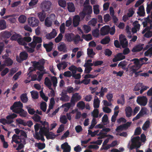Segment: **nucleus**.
I'll return each mask as SVG.
<instances>
[{
    "label": "nucleus",
    "mask_w": 152,
    "mask_h": 152,
    "mask_svg": "<svg viewBox=\"0 0 152 152\" xmlns=\"http://www.w3.org/2000/svg\"><path fill=\"white\" fill-rule=\"evenodd\" d=\"M140 140L142 142H144L146 140V137L144 134L141 135L140 138V137L137 136L133 137L131 139L132 144L130 147V150L135 148L136 150L139 148L141 145V143Z\"/></svg>",
    "instance_id": "nucleus-1"
},
{
    "label": "nucleus",
    "mask_w": 152,
    "mask_h": 152,
    "mask_svg": "<svg viewBox=\"0 0 152 152\" xmlns=\"http://www.w3.org/2000/svg\"><path fill=\"white\" fill-rule=\"evenodd\" d=\"M28 24L32 27H36L38 26L39 22V20L34 17H31L28 19Z\"/></svg>",
    "instance_id": "nucleus-2"
},
{
    "label": "nucleus",
    "mask_w": 152,
    "mask_h": 152,
    "mask_svg": "<svg viewBox=\"0 0 152 152\" xmlns=\"http://www.w3.org/2000/svg\"><path fill=\"white\" fill-rule=\"evenodd\" d=\"M52 5L50 1H45L42 2L41 5V9L44 11H48L50 10Z\"/></svg>",
    "instance_id": "nucleus-3"
},
{
    "label": "nucleus",
    "mask_w": 152,
    "mask_h": 152,
    "mask_svg": "<svg viewBox=\"0 0 152 152\" xmlns=\"http://www.w3.org/2000/svg\"><path fill=\"white\" fill-rule=\"evenodd\" d=\"M132 61H134V65L130 67V68H137L138 69H139L143 64L148 63H141L140 58L138 59V58H134L132 59Z\"/></svg>",
    "instance_id": "nucleus-4"
},
{
    "label": "nucleus",
    "mask_w": 152,
    "mask_h": 152,
    "mask_svg": "<svg viewBox=\"0 0 152 152\" xmlns=\"http://www.w3.org/2000/svg\"><path fill=\"white\" fill-rule=\"evenodd\" d=\"M137 102L141 106H145L148 102L147 98L145 96H138L137 98Z\"/></svg>",
    "instance_id": "nucleus-5"
},
{
    "label": "nucleus",
    "mask_w": 152,
    "mask_h": 152,
    "mask_svg": "<svg viewBox=\"0 0 152 152\" xmlns=\"http://www.w3.org/2000/svg\"><path fill=\"white\" fill-rule=\"evenodd\" d=\"M131 124V122H127L125 124L120 125L117 127L115 130L118 132L126 130L130 126Z\"/></svg>",
    "instance_id": "nucleus-6"
},
{
    "label": "nucleus",
    "mask_w": 152,
    "mask_h": 152,
    "mask_svg": "<svg viewBox=\"0 0 152 152\" xmlns=\"http://www.w3.org/2000/svg\"><path fill=\"white\" fill-rule=\"evenodd\" d=\"M12 141L17 144H19L22 142L25 144L26 142L25 139L23 138L22 139L20 137V136L15 134H14L12 136Z\"/></svg>",
    "instance_id": "nucleus-7"
},
{
    "label": "nucleus",
    "mask_w": 152,
    "mask_h": 152,
    "mask_svg": "<svg viewBox=\"0 0 152 152\" xmlns=\"http://www.w3.org/2000/svg\"><path fill=\"white\" fill-rule=\"evenodd\" d=\"M55 15L54 14H51L49 17H47L45 20V25L47 27H50L52 25V21L53 19L51 17H53L55 18Z\"/></svg>",
    "instance_id": "nucleus-8"
},
{
    "label": "nucleus",
    "mask_w": 152,
    "mask_h": 152,
    "mask_svg": "<svg viewBox=\"0 0 152 152\" xmlns=\"http://www.w3.org/2000/svg\"><path fill=\"white\" fill-rule=\"evenodd\" d=\"M28 57V53L25 51L22 52L20 54L19 58H17L18 62L20 63L22 61L27 59Z\"/></svg>",
    "instance_id": "nucleus-9"
},
{
    "label": "nucleus",
    "mask_w": 152,
    "mask_h": 152,
    "mask_svg": "<svg viewBox=\"0 0 152 152\" xmlns=\"http://www.w3.org/2000/svg\"><path fill=\"white\" fill-rule=\"evenodd\" d=\"M13 112L19 114L20 117H26L28 114L26 111H25L21 108H18V109L15 110L13 111Z\"/></svg>",
    "instance_id": "nucleus-10"
},
{
    "label": "nucleus",
    "mask_w": 152,
    "mask_h": 152,
    "mask_svg": "<svg viewBox=\"0 0 152 152\" xmlns=\"http://www.w3.org/2000/svg\"><path fill=\"white\" fill-rule=\"evenodd\" d=\"M110 30V28L109 26L106 25L102 27L100 29V34L104 36L108 34Z\"/></svg>",
    "instance_id": "nucleus-11"
},
{
    "label": "nucleus",
    "mask_w": 152,
    "mask_h": 152,
    "mask_svg": "<svg viewBox=\"0 0 152 152\" xmlns=\"http://www.w3.org/2000/svg\"><path fill=\"white\" fill-rule=\"evenodd\" d=\"M23 107V104L20 101H18L15 102L13 105L10 107V109L13 112L14 110L18 109V108H22Z\"/></svg>",
    "instance_id": "nucleus-12"
},
{
    "label": "nucleus",
    "mask_w": 152,
    "mask_h": 152,
    "mask_svg": "<svg viewBox=\"0 0 152 152\" xmlns=\"http://www.w3.org/2000/svg\"><path fill=\"white\" fill-rule=\"evenodd\" d=\"M66 91H63L61 94L60 95L61 97L60 98V100L64 102H67L69 100V97L67 95Z\"/></svg>",
    "instance_id": "nucleus-13"
},
{
    "label": "nucleus",
    "mask_w": 152,
    "mask_h": 152,
    "mask_svg": "<svg viewBox=\"0 0 152 152\" xmlns=\"http://www.w3.org/2000/svg\"><path fill=\"white\" fill-rule=\"evenodd\" d=\"M119 39L120 45H121L122 47L123 48H126L128 45V42L126 39L125 37H121L120 36Z\"/></svg>",
    "instance_id": "nucleus-14"
},
{
    "label": "nucleus",
    "mask_w": 152,
    "mask_h": 152,
    "mask_svg": "<svg viewBox=\"0 0 152 152\" xmlns=\"http://www.w3.org/2000/svg\"><path fill=\"white\" fill-rule=\"evenodd\" d=\"M40 123L43 126L40 129V132L44 131L46 130L48 131L50 130L49 124L48 122L45 121L43 122L42 121H41Z\"/></svg>",
    "instance_id": "nucleus-15"
},
{
    "label": "nucleus",
    "mask_w": 152,
    "mask_h": 152,
    "mask_svg": "<svg viewBox=\"0 0 152 152\" xmlns=\"http://www.w3.org/2000/svg\"><path fill=\"white\" fill-rule=\"evenodd\" d=\"M61 148L63 150L64 152H69L71 150L70 146L68 145V142H66L61 145Z\"/></svg>",
    "instance_id": "nucleus-16"
},
{
    "label": "nucleus",
    "mask_w": 152,
    "mask_h": 152,
    "mask_svg": "<svg viewBox=\"0 0 152 152\" xmlns=\"http://www.w3.org/2000/svg\"><path fill=\"white\" fill-rule=\"evenodd\" d=\"M143 44H139L134 46L132 51L133 52H137L142 50L143 48Z\"/></svg>",
    "instance_id": "nucleus-17"
},
{
    "label": "nucleus",
    "mask_w": 152,
    "mask_h": 152,
    "mask_svg": "<svg viewBox=\"0 0 152 152\" xmlns=\"http://www.w3.org/2000/svg\"><path fill=\"white\" fill-rule=\"evenodd\" d=\"M83 10L87 15H90L92 12V7L90 5L84 6Z\"/></svg>",
    "instance_id": "nucleus-18"
},
{
    "label": "nucleus",
    "mask_w": 152,
    "mask_h": 152,
    "mask_svg": "<svg viewBox=\"0 0 152 152\" xmlns=\"http://www.w3.org/2000/svg\"><path fill=\"white\" fill-rule=\"evenodd\" d=\"M49 131H48L47 130L45 131V135L46 136L47 139H53L56 136L53 132H50Z\"/></svg>",
    "instance_id": "nucleus-19"
},
{
    "label": "nucleus",
    "mask_w": 152,
    "mask_h": 152,
    "mask_svg": "<svg viewBox=\"0 0 152 152\" xmlns=\"http://www.w3.org/2000/svg\"><path fill=\"white\" fill-rule=\"evenodd\" d=\"M53 44L51 42H49L48 44H44L43 46L45 48L47 52L51 51L53 48Z\"/></svg>",
    "instance_id": "nucleus-20"
},
{
    "label": "nucleus",
    "mask_w": 152,
    "mask_h": 152,
    "mask_svg": "<svg viewBox=\"0 0 152 152\" xmlns=\"http://www.w3.org/2000/svg\"><path fill=\"white\" fill-rule=\"evenodd\" d=\"M57 35V32L55 30L53 29L50 33L46 35L47 39H49L54 38Z\"/></svg>",
    "instance_id": "nucleus-21"
},
{
    "label": "nucleus",
    "mask_w": 152,
    "mask_h": 152,
    "mask_svg": "<svg viewBox=\"0 0 152 152\" xmlns=\"http://www.w3.org/2000/svg\"><path fill=\"white\" fill-rule=\"evenodd\" d=\"M80 18L79 15H75L73 18V23L74 27L77 26L79 24Z\"/></svg>",
    "instance_id": "nucleus-22"
},
{
    "label": "nucleus",
    "mask_w": 152,
    "mask_h": 152,
    "mask_svg": "<svg viewBox=\"0 0 152 152\" xmlns=\"http://www.w3.org/2000/svg\"><path fill=\"white\" fill-rule=\"evenodd\" d=\"M39 134H38V135H35L34 137L36 139L38 140H41L42 141H45V139L43 136V134L45 135L44 131L40 132L39 130Z\"/></svg>",
    "instance_id": "nucleus-23"
},
{
    "label": "nucleus",
    "mask_w": 152,
    "mask_h": 152,
    "mask_svg": "<svg viewBox=\"0 0 152 152\" xmlns=\"http://www.w3.org/2000/svg\"><path fill=\"white\" fill-rule=\"evenodd\" d=\"M138 11L137 13L140 16H145V11L143 5L140 6L139 8Z\"/></svg>",
    "instance_id": "nucleus-24"
},
{
    "label": "nucleus",
    "mask_w": 152,
    "mask_h": 152,
    "mask_svg": "<svg viewBox=\"0 0 152 152\" xmlns=\"http://www.w3.org/2000/svg\"><path fill=\"white\" fill-rule=\"evenodd\" d=\"M58 49L59 51H63L64 53L67 52L66 44L63 43H60V45L58 46Z\"/></svg>",
    "instance_id": "nucleus-25"
},
{
    "label": "nucleus",
    "mask_w": 152,
    "mask_h": 152,
    "mask_svg": "<svg viewBox=\"0 0 152 152\" xmlns=\"http://www.w3.org/2000/svg\"><path fill=\"white\" fill-rule=\"evenodd\" d=\"M37 15L40 20L41 22L44 21L46 17V13L44 11L42 10V12L38 13Z\"/></svg>",
    "instance_id": "nucleus-26"
},
{
    "label": "nucleus",
    "mask_w": 152,
    "mask_h": 152,
    "mask_svg": "<svg viewBox=\"0 0 152 152\" xmlns=\"http://www.w3.org/2000/svg\"><path fill=\"white\" fill-rule=\"evenodd\" d=\"M125 111L126 116L127 117H129L131 116L133 111L132 108L128 106L126 107L125 109Z\"/></svg>",
    "instance_id": "nucleus-27"
},
{
    "label": "nucleus",
    "mask_w": 152,
    "mask_h": 152,
    "mask_svg": "<svg viewBox=\"0 0 152 152\" xmlns=\"http://www.w3.org/2000/svg\"><path fill=\"white\" fill-rule=\"evenodd\" d=\"M67 9L69 12H73L75 11V7L74 4L72 2L67 3Z\"/></svg>",
    "instance_id": "nucleus-28"
},
{
    "label": "nucleus",
    "mask_w": 152,
    "mask_h": 152,
    "mask_svg": "<svg viewBox=\"0 0 152 152\" xmlns=\"http://www.w3.org/2000/svg\"><path fill=\"white\" fill-rule=\"evenodd\" d=\"M45 85L48 87L49 89H52L51 86L52 84L50 79L48 77H46L45 81Z\"/></svg>",
    "instance_id": "nucleus-29"
},
{
    "label": "nucleus",
    "mask_w": 152,
    "mask_h": 152,
    "mask_svg": "<svg viewBox=\"0 0 152 152\" xmlns=\"http://www.w3.org/2000/svg\"><path fill=\"white\" fill-rule=\"evenodd\" d=\"M31 63L33 64V66L36 69L38 66L40 64H43L45 63V62L44 61L40 60L38 62L36 61H31Z\"/></svg>",
    "instance_id": "nucleus-30"
},
{
    "label": "nucleus",
    "mask_w": 152,
    "mask_h": 152,
    "mask_svg": "<svg viewBox=\"0 0 152 152\" xmlns=\"http://www.w3.org/2000/svg\"><path fill=\"white\" fill-rule=\"evenodd\" d=\"M4 64L5 66H11L13 63V61L10 58H8L4 61Z\"/></svg>",
    "instance_id": "nucleus-31"
},
{
    "label": "nucleus",
    "mask_w": 152,
    "mask_h": 152,
    "mask_svg": "<svg viewBox=\"0 0 152 152\" xmlns=\"http://www.w3.org/2000/svg\"><path fill=\"white\" fill-rule=\"evenodd\" d=\"M150 122L149 120L146 121L142 127V129L144 131H146L149 128L150 126Z\"/></svg>",
    "instance_id": "nucleus-32"
},
{
    "label": "nucleus",
    "mask_w": 152,
    "mask_h": 152,
    "mask_svg": "<svg viewBox=\"0 0 152 152\" xmlns=\"http://www.w3.org/2000/svg\"><path fill=\"white\" fill-rule=\"evenodd\" d=\"M20 98L21 100L23 103H26L28 101V99L26 93L22 94L20 96Z\"/></svg>",
    "instance_id": "nucleus-33"
},
{
    "label": "nucleus",
    "mask_w": 152,
    "mask_h": 152,
    "mask_svg": "<svg viewBox=\"0 0 152 152\" xmlns=\"http://www.w3.org/2000/svg\"><path fill=\"white\" fill-rule=\"evenodd\" d=\"M97 97L96 99H94V107L95 108H97L99 107L100 101L98 98L95 96V98Z\"/></svg>",
    "instance_id": "nucleus-34"
},
{
    "label": "nucleus",
    "mask_w": 152,
    "mask_h": 152,
    "mask_svg": "<svg viewBox=\"0 0 152 152\" xmlns=\"http://www.w3.org/2000/svg\"><path fill=\"white\" fill-rule=\"evenodd\" d=\"M72 35H74L72 33H67L65 34V37L67 41L70 42L73 41V37Z\"/></svg>",
    "instance_id": "nucleus-35"
},
{
    "label": "nucleus",
    "mask_w": 152,
    "mask_h": 152,
    "mask_svg": "<svg viewBox=\"0 0 152 152\" xmlns=\"http://www.w3.org/2000/svg\"><path fill=\"white\" fill-rule=\"evenodd\" d=\"M35 146L37 147L40 150H42L45 147V143H42L41 142L36 143Z\"/></svg>",
    "instance_id": "nucleus-36"
},
{
    "label": "nucleus",
    "mask_w": 152,
    "mask_h": 152,
    "mask_svg": "<svg viewBox=\"0 0 152 152\" xmlns=\"http://www.w3.org/2000/svg\"><path fill=\"white\" fill-rule=\"evenodd\" d=\"M32 98L34 99H36L38 98L39 94L38 92L32 91L30 92Z\"/></svg>",
    "instance_id": "nucleus-37"
},
{
    "label": "nucleus",
    "mask_w": 152,
    "mask_h": 152,
    "mask_svg": "<svg viewBox=\"0 0 152 152\" xmlns=\"http://www.w3.org/2000/svg\"><path fill=\"white\" fill-rule=\"evenodd\" d=\"M20 37H21V35L19 34L15 33L13 34L11 36L10 38V39L12 40L17 41Z\"/></svg>",
    "instance_id": "nucleus-38"
},
{
    "label": "nucleus",
    "mask_w": 152,
    "mask_h": 152,
    "mask_svg": "<svg viewBox=\"0 0 152 152\" xmlns=\"http://www.w3.org/2000/svg\"><path fill=\"white\" fill-rule=\"evenodd\" d=\"M6 27V22L5 20H0V29H4Z\"/></svg>",
    "instance_id": "nucleus-39"
},
{
    "label": "nucleus",
    "mask_w": 152,
    "mask_h": 152,
    "mask_svg": "<svg viewBox=\"0 0 152 152\" xmlns=\"http://www.w3.org/2000/svg\"><path fill=\"white\" fill-rule=\"evenodd\" d=\"M130 69H131V71L132 72V73L135 74V77H137L140 74L139 73L142 72V71H140L139 72H137V71L139 69L137 68H130Z\"/></svg>",
    "instance_id": "nucleus-40"
},
{
    "label": "nucleus",
    "mask_w": 152,
    "mask_h": 152,
    "mask_svg": "<svg viewBox=\"0 0 152 152\" xmlns=\"http://www.w3.org/2000/svg\"><path fill=\"white\" fill-rule=\"evenodd\" d=\"M110 40V39L109 37H106L101 40V43L103 44H106L108 43Z\"/></svg>",
    "instance_id": "nucleus-41"
},
{
    "label": "nucleus",
    "mask_w": 152,
    "mask_h": 152,
    "mask_svg": "<svg viewBox=\"0 0 152 152\" xmlns=\"http://www.w3.org/2000/svg\"><path fill=\"white\" fill-rule=\"evenodd\" d=\"M17 42L20 45L25 46L27 45L26 42H24L23 38H22L21 37L18 39Z\"/></svg>",
    "instance_id": "nucleus-42"
},
{
    "label": "nucleus",
    "mask_w": 152,
    "mask_h": 152,
    "mask_svg": "<svg viewBox=\"0 0 152 152\" xmlns=\"http://www.w3.org/2000/svg\"><path fill=\"white\" fill-rule=\"evenodd\" d=\"M33 41L36 43V44L38 43H41L42 42V40L41 37L35 36H34L33 37Z\"/></svg>",
    "instance_id": "nucleus-43"
},
{
    "label": "nucleus",
    "mask_w": 152,
    "mask_h": 152,
    "mask_svg": "<svg viewBox=\"0 0 152 152\" xmlns=\"http://www.w3.org/2000/svg\"><path fill=\"white\" fill-rule=\"evenodd\" d=\"M108 89L107 88H103V87L101 88L100 91V94L99 95L100 97H103L104 95V93L107 92Z\"/></svg>",
    "instance_id": "nucleus-44"
},
{
    "label": "nucleus",
    "mask_w": 152,
    "mask_h": 152,
    "mask_svg": "<svg viewBox=\"0 0 152 152\" xmlns=\"http://www.w3.org/2000/svg\"><path fill=\"white\" fill-rule=\"evenodd\" d=\"M142 85L143 83H138L134 87L133 90L134 91H138L141 88Z\"/></svg>",
    "instance_id": "nucleus-45"
},
{
    "label": "nucleus",
    "mask_w": 152,
    "mask_h": 152,
    "mask_svg": "<svg viewBox=\"0 0 152 152\" xmlns=\"http://www.w3.org/2000/svg\"><path fill=\"white\" fill-rule=\"evenodd\" d=\"M83 38L87 41L91 40L92 39V37L91 35L90 34H83L82 35Z\"/></svg>",
    "instance_id": "nucleus-46"
},
{
    "label": "nucleus",
    "mask_w": 152,
    "mask_h": 152,
    "mask_svg": "<svg viewBox=\"0 0 152 152\" xmlns=\"http://www.w3.org/2000/svg\"><path fill=\"white\" fill-rule=\"evenodd\" d=\"M122 100L118 99L117 101V103L118 104H120L123 105L125 103V97L124 94H122L121 96Z\"/></svg>",
    "instance_id": "nucleus-47"
},
{
    "label": "nucleus",
    "mask_w": 152,
    "mask_h": 152,
    "mask_svg": "<svg viewBox=\"0 0 152 152\" xmlns=\"http://www.w3.org/2000/svg\"><path fill=\"white\" fill-rule=\"evenodd\" d=\"M58 4L59 5L63 8H64L66 6V2L65 0H58Z\"/></svg>",
    "instance_id": "nucleus-48"
},
{
    "label": "nucleus",
    "mask_w": 152,
    "mask_h": 152,
    "mask_svg": "<svg viewBox=\"0 0 152 152\" xmlns=\"http://www.w3.org/2000/svg\"><path fill=\"white\" fill-rule=\"evenodd\" d=\"M73 41L75 43H77L78 42L80 41H82L83 39H80V37L79 35L78 34H76L75 37L73 38Z\"/></svg>",
    "instance_id": "nucleus-49"
},
{
    "label": "nucleus",
    "mask_w": 152,
    "mask_h": 152,
    "mask_svg": "<svg viewBox=\"0 0 152 152\" xmlns=\"http://www.w3.org/2000/svg\"><path fill=\"white\" fill-rule=\"evenodd\" d=\"M51 80L53 82V86L56 88L57 83V79L56 77L55 76L52 77L51 78Z\"/></svg>",
    "instance_id": "nucleus-50"
},
{
    "label": "nucleus",
    "mask_w": 152,
    "mask_h": 152,
    "mask_svg": "<svg viewBox=\"0 0 152 152\" xmlns=\"http://www.w3.org/2000/svg\"><path fill=\"white\" fill-rule=\"evenodd\" d=\"M127 63V62L125 60L121 61L118 64V67L121 66L122 68L124 69H125L124 67L126 65Z\"/></svg>",
    "instance_id": "nucleus-51"
},
{
    "label": "nucleus",
    "mask_w": 152,
    "mask_h": 152,
    "mask_svg": "<svg viewBox=\"0 0 152 152\" xmlns=\"http://www.w3.org/2000/svg\"><path fill=\"white\" fill-rule=\"evenodd\" d=\"M26 20V17L24 15H21L18 18L19 21L21 23H24Z\"/></svg>",
    "instance_id": "nucleus-52"
},
{
    "label": "nucleus",
    "mask_w": 152,
    "mask_h": 152,
    "mask_svg": "<svg viewBox=\"0 0 152 152\" xmlns=\"http://www.w3.org/2000/svg\"><path fill=\"white\" fill-rule=\"evenodd\" d=\"M34 121L37 122H40L41 121V117L39 115L37 114L34 115V116L32 118Z\"/></svg>",
    "instance_id": "nucleus-53"
},
{
    "label": "nucleus",
    "mask_w": 152,
    "mask_h": 152,
    "mask_svg": "<svg viewBox=\"0 0 152 152\" xmlns=\"http://www.w3.org/2000/svg\"><path fill=\"white\" fill-rule=\"evenodd\" d=\"M99 6L98 5H94L93 7L94 12L95 14H98L99 13Z\"/></svg>",
    "instance_id": "nucleus-54"
},
{
    "label": "nucleus",
    "mask_w": 152,
    "mask_h": 152,
    "mask_svg": "<svg viewBox=\"0 0 152 152\" xmlns=\"http://www.w3.org/2000/svg\"><path fill=\"white\" fill-rule=\"evenodd\" d=\"M40 96L41 97L42 99L46 102H47L48 100V97L46 96L43 93V90H42L40 92Z\"/></svg>",
    "instance_id": "nucleus-55"
},
{
    "label": "nucleus",
    "mask_w": 152,
    "mask_h": 152,
    "mask_svg": "<svg viewBox=\"0 0 152 152\" xmlns=\"http://www.w3.org/2000/svg\"><path fill=\"white\" fill-rule=\"evenodd\" d=\"M83 28L85 33H88L91 30V27L90 26L87 25H84Z\"/></svg>",
    "instance_id": "nucleus-56"
},
{
    "label": "nucleus",
    "mask_w": 152,
    "mask_h": 152,
    "mask_svg": "<svg viewBox=\"0 0 152 152\" xmlns=\"http://www.w3.org/2000/svg\"><path fill=\"white\" fill-rule=\"evenodd\" d=\"M77 107L82 109H84L85 106V103L82 101L79 102L77 105Z\"/></svg>",
    "instance_id": "nucleus-57"
},
{
    "label": "nucleus",
    "mask_w": 152,
    "mask_h": 152,
    "mask_svg": "<svg viewBox=\"0 0 152 152\" xmlns=\"http://www.w3.org/2000/svg\"><path fill=\"white\" fill-rule=\"evenodd\" d=\"M99 113V111L97 109H95L92 112V114L94 118H97L98 117Z\"/></svg>",
    "instance_id": "nucleus-58"
},
{
    "label": "nucleus",
    "mask_w": 152,
    "mask_h": 152,
    "mask_svg": "<svg viewBox=\"0 0 152 152\" xmlns=\"http://www.w3.org/2000/svg\"><path fill=\"white\" fill-rule=\"evenodd\" d=\"M40 108L43 112H45L47 108L46 103L45 102H42L40 104Z\"/></svg>",
    "instance_id": "nucleus-59"
},
{
    "label": "nucleus",
    "mask_w": 152,
    "mask_h": 152,
    "mask_svg": "<svg viewBox=\"0 0 152 152\" xmlns=\"http://www.w3.org/2000/svg\"><path fill=\"white\" fill-rule=\"evenodd\" d=\"M152 9V1L151 2L150 4H148L146 8L147 13L149 14L150 13L151 10Z\"/></svg>",
    "instance_id": "nucleus-60"
},
{
    "label": "nucleus",
    "mask_w": 152,
    "mask_h": 152,
    "mask_svg": "<svg viewBox=\"0 0 152 152\" xmlns=\"http://www.w3.org/2000/svg\"><path fill=\"white\" fill-rule=\"evenodd\" d=\"M63 37L62 34L60 33L55 39L56 42L58 43L61 41L63 38Z\"/></svg>",
    "instance_id": "nucleus-61"
},
{
    "label": "nucleus",
    "mask_w": 152,
    "mask_h": 152,
    "mask_svg": "<svg viewBox=\"0 0 152 152\" xmlns=\"http://www.w3.org/2000/svg\"><path fill=\"white\" fill-rule=\"evenodd\" d=\"M142 130L140 127H137L135 130L134 135H139L141 133Z\"/></svg>",
    "instance_id": "nucleus-62"
},
{
    "label": "nucleus",
    "mask_w": 152,
    "mask_h": 152,
    "mask_svg": "<svg viewBox=\"0 0 152 152\" xmlns=\"http://www.w3.org/2000/svg\"><path fill=\"white\" fill-rule=\"evenodd\" d=\"M89 24L93 26H95L97 23V19L94 18H93L89 22Z\"/></svg>",
    "instance_id": "nucleus-63"
},
{
    "label": "nucleus",
    "mask_w": 152,
    "mask_h": 152,
    "mask_svg": "<svg viewBox=\"0 0 152 152\" xmlns=\"http://www.w3.org/2000/svg\"><path fill=\"white\" fill-rule=\"evenodd\" d=\"M144 37H145L149 38L152 36V30H148L145 34Z\"/></svg>",
    "instance_id": "nucleus-64"
}]
</instances>
